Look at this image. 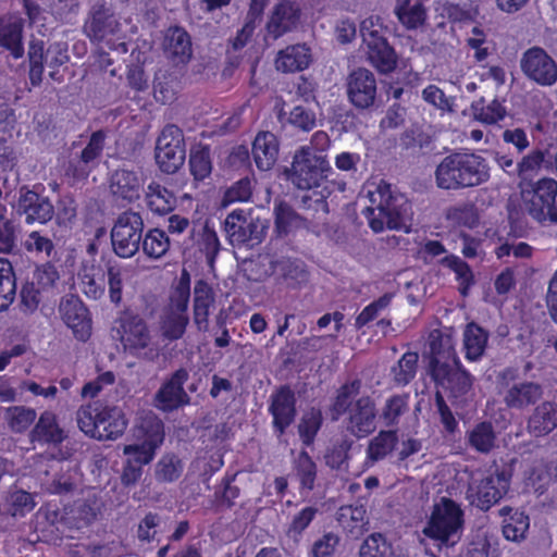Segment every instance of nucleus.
<instances>
[{"label":"nucleus","instance_id":"4","mask_svg":"<svg viewBox=\"0 0 557 557\" xmlns=\"http://www.w3.org/2000/svg\"><path fill=\"white\" fill-rule=\"evenodd\" d=\"M359 389L358 380L343 385L331 410L334 420L347 413V431L358 438H363L375 431L377 410L375 401L370 396H361L354 400Z\"/></svg>","mask_w":557,"mask_h":557},{"label":"nucleus","instance_id":"40","mask_svg":"<svg viewBox=\"0 0 557 557\" xmlns=\"http://www.w3.org/2000/svg\"><path fill=\"white\" fill-rule=\"evenodd\" d=\"M398 442L397 432L395 430H383L377 433L367 447V458L371 462L384 459L393 451Z\"/></svg>","mask_w":557,"mask_h":557},{"label":"nucleus","instance_id":"49","mask_svg":"<svg viewBox=\"0 0 557 557\" xmlns=\"http://www.w3.org/2000/svg\"><path fill=\"white\" fill-rule=\"evenodd\" d=\"M16 284L12 264L0 259V311L7 310L15 297Z\"/></svg>","mask_w":557,"mask_h":557},{"label":"nucleus","instance_id":"52","mask_svg":"<svg viewBox=\"0 0 557 557\" xmlns=\"http://www.w3.org/2000/svg\"><path fill=\"white\" fill-rule=\"evenodd\" d=\"M37 412L34 408L12 406L5 409V420L15 433H23L35 422Z\"/></svg>","mask_w":557,"mask_h":557},{"label":"nucleus","instance_id":"22","mask_svg":"<svg viewBox=\"0 0 557 557\" xmlns=\"http://www.w3.org/2000/svg\"><path fill=\"white\" fill-rule=\"evenodd\" d=\"M269 411L273 417V429L281 436L294 422L296 417V398L294 392L287 387H281L271 395Z\"/></svg>","mask_w":557,"mask_h":557},{"label":"nucleus","instance_id":"16","mask_svg":"<svg viewBox=\"0 0 557 557\" xmlns=\"http://www.w3.org/2000/svg\"><path fill=\"white\" fill-rule=\"evenodd\" d=\"M516 369L507 368L503 370L498 377L506 383V389L503 393V401L509 409L524 410L535 405L543 396V387L535 382L522 381L509 384L517 379Z\"/></svg>","mask_w":557,"mask_h":557},{"label":"nucleus","instance_id":"45","mask_svg":"<svg viewBox=\"0 0 557 557\" xmlns=\"http://www.w3.org/2000/svg\"><path fill=\"white\" fill-rule=\"evenodd\" d=\"M188 321L187 314L164 310L160 317L162 336L169 341L180 339L186 331Z\"/></svg>","mask_w":557,"mask_h":557},{"label":"nucleus","instance_id":"60","mask_svg":"<svg viewBox=\"0 0 557 557\" xmlns=\"http://www.w3.org/2000/svg\"><path fill=\"white\" fill-rule=\"evenodd\" d=\"M322 424V413L319 409L306 411L298 425V432L302 443L311 445Z\"/></svg>","mask_w":557,"mask_h":557},{"label":"nucleus","instance_id":"11","mask_svg":"<svg viewBox=\"0 0 557 557\" xmlns=\"http://www.w3.org/2000/svg\"><path fill=\"white\" fill-rule=\"evenodd\" d=\"M269 225L265 220L247 216L243 210L232 211L225 219L224 230L233 246L260 244Z\"/></svg>","mask_w":557,"mask_h":557},{"label":"nucleus","instance_id":"43","mask_svg":"<svg viewBox=\"0 0 557 557\" xmlns=\"http://www.w3.org/2000/svg\"><path fill=\"white\" fill-rule=\"evenodd\" d=\"M409 411V395H393L385 400L380 418L385 426L392 428L399 423L400 418Z\"/></svg>","mask_w":557,"mask_h":557},{"label":"nucleus","instance_id":"27","mask_svg":"<svg viewBox=\"0 0 557 557\" xmlns=\"http://www.w3.org/2000/svg\"><path fill=\"white\" fill-rule=\"evenodd\" d=\"M127 426L123 410L117 406L103 405L100 409L96 438L113 441L120 437Z\"/></svg>","mask_w":557,"mask_h":557},{"label":"nucleus","instance_id":"20","mask_svg":"<svg viewBox=\"0 0 557 557\" xmlns=\"http://www.w3.org/2000/svg\"><path fill=\"white\" fill-rule=\"evenodd\" d=\"M106 137L103 131L94 132L86 146L70 161L66 174L72 175L76 180L87 177L90 171L98 164L104 148Z\"/></svg>","mask_w":557,"mask_h":557},{"label":"nucleus","instance_id":"47","mask_svg":"<svg viewBox=\"0 0 557 557\" xmlns=\"http://www.w3.org/2000/svg\"><path fill=\"white\" fill-rule=\"evenodd\" d=\"M144 253L151 259H160L170 248L166 233L159 228L149 230L141 239Z\"/></svg>","mask_w":557,"mask_h":557},{"label":"nucleus","instance_id":"42","mask_svg":"<svg viewBox=\"0 0 557 557\" xmlns=\"http://www.w3.org/2000/svg\"><path fill=\"white\" fill-rule=\"evenodd\" d=\"M394 11L398 21L408 29L418 28L426 20L425 9L419 2L411 4L409 0H397Z\"/></svg>","mask_w":557,"mask_h":557},{"label":"nucleus","instance_id":"8","mask_svg":"<svg viewBox=\"0 0 557 557\" xmlns=\"http://www.w3.org/2000/svg\"><path fill=\"white\" fill-rule=\"evenodd\" d=\"M509 483L510 476L505 470L476 471L471 475L467 498L471 505L481 510H488L504 497L509 488Z\"/></svg>","mask_w":557,"mask_h":557},{"label":"nucleus","instance_id":"28","mask_svg":"<svg viewBox=\"0 0 557 557\" xmlns=\"http://www.w3.org/2000/svg\"><path fill=\"white\" fill-rule=\"evenodd\" d=\"M312 62L311 50L305 44H297L280 50L275 58V67L283 73L306 70Z\"/></svg>","mask_w":557,"mask_h":557},{"label":"nucleus","instance_id":"57","mask_svg":"<svg viewBox=\"0 0 557 557\" xmlns=\"http://www.w3.org/2000/svg\"><path fill=\"white\" fill-rule=\"evenodd\" d=\"M102 404L82 406L76 412L77 425L86 435L96 438Z\"/></svg>","mask_w":557,"mask_h":557},{"label":"nucleus","instance_id":"38","mask_svg":"<svg viewBox=\"0 0 557 557\" xmlns=\"http://www.w3.org/2000/svg\"><path fill=\"white\" fill-rule=\"evenodd\" d=\"M488 334L475 323L467 324L463 331V349L466 358L470 361L479 360L486 348Z\"/></svg>","mask_w":557,"mask_h":557},{"label":"nucleus","instance_id":"61","mask_svg":"<svg viewBox=\"0 0 557 557\" xmlns=\"http://www.w3.org/2000/svg\"><path fill=\"white\" fill-rule=\"evenodd\" d=\"M467 557H497V549L493 546L486 531L478 530L472 534L467 547Z\"/></svg>","mask_w":557,"mask_h":557},{"label":"nucleus","instance_id":"23","mask_svg":"<svg viewBox=\"0 0 557 557\" xmlns=\"http://www.w3.org/2000/svg\"><path fill=\"white\" fill-rule=\"evenodd\" d=\"M17 211L21 215L25 216L27 224L35 222L45 224L54 215V207L49 198L33 190H21Z\"/></svg>","mask_w":557,"mask_h":557},{"label":"nucleus","instance_id":"33","mask_svg":"<svg viewBox=\"0 0 557 557\" xmlns=\"http://www.w3.org/2000/svg\"><path fill=\"white\" fill-rule=\"evenodd\" d=\"M164 50L173 62H187L191 57V41L187 32L177 26L169 28L164 39Z\"/></svg>","mask_w":557,"mask_h":557},{"label":"nucleus","instance_id":"46","mask_svg":"<svg viewBox=\"0 0 557 557\" xmlns=\"http://www.w3.org/2000/svg\"><path fill=\"white\" fill-rule=\"evenodd\" d=\"M496 435L490 422L476 424L468 433L469 445L479 453L487 454L495 446Z\"/></svg>","mask_w":557,"mask_h":557},{"label":"nucleus","instance_id":"7","mask_svg":"<svg viewBox=\"0 0 557 557\" xmlns=\"http://www.w3.org/2000/svg\"><path fill=\"white\" fill-rule=\"evenodd\" d=\"M360 34L370 63L384 74L394 71L397 57L384 36L385 28L381 17L369 16L364 18L360 24Z\"/></svg>","mask_w":557,"mask_h":557},{"label":"nucleus","instance_id":"32","mask_svg":"<svg viewBox=\"0 0 557 557\" xmlns=\"http://www.w3.org/2000/svg\"><path fill=\"white\" fill-rule=\"evenodd\" d=\"M557 426V405L544 401L536 406L528 419V431L534 436H544Z\"/></svg>","mask_w":557,"mask_h":557},{"label":"nucleus","instance_id":"9","mask_svg":"<svg viewBox=\"0 0 557 557\" xmlns=\"http://www.w3.org/2000/svg\"><path fill=\"white\" fill-rule=\"evenodd\" d=\"M144 231L141 215L135 211L121 213L112 230L111 243L113 251L121 258H131L140 248Z\"/></svg>","mask_w":557,"mask_h":557},{"label":"nucleus","instance_id":"41","mask_svg":"<svg viewBox=\"0 0 557 557\" xmlns=\"http://www.w3.org/2000/svg\"><path fill=\"white\" fill-rule=\"evenodd\" d=\"M78 276L81 281V289L88 298L99 299L103 296L106 278L101 269L94 265L84 267Z\"/></svg>","mask_w":557,"mask_h":557},{"label":"nucleus","instance_id":"62","mask_svg":"<svg viewBox=\"0 0 557 557\" xmlns=\"http://www.w3.org/2000/svg\"><path fill=\"white\" fill-rule=\"evenodd\" d=\"M392 299L393 294L387 293L364 307L356 318V327L362 329L364 325L376 319L380 312L391 305Z\"/></svg>","mask_w":557,"mask_h":557},{"label":"nucleus","instance_id":"6","mask_svg":"<svg viewBox=\"0 0 557 557\" xmlns=\"http://www.w3.org/2000/svg\"><path fill=\"white\" fill-rule=\"evenodd\" d=\"M326 156L315 153L310 147H301L293 158L289 169H286L287 180L299 189L318 187L331 172Z\"/></svg>","mask_w":557,"mask_h":557},{"label":"nucleus","instance_id":"58","mask_svg":"<svg viewBox=\"0 0 557 557\" xmlns=\"http://www.w3.org/2000/svg\"><path fill=\"white\" fill-rule=\"evenodd\" d=\"M443 264L456 274V280L459 283V292L461 295L467 296L470 286L473 284V273L462 259L456 256L445 257Z\"/></svg>","mask_w":557,"mask_h":557},{"label":"nucleus","instance_id":"14","mask_svg":"<svg viewBox=\"0 0 557 557\" xmlns=\"http://www.w3.org/2000/svg\"><path fill=\"white\" fill-rule=\"evenodd\" d=\"M156 161L164 173H175L185 161L182 131L176 125H166L157 140Z\"/></svg>","mask_w":557,"mask_h":557},{"label":"nucleus","instance_id":"3","mask_svg":"<svg viewBox=\"0 0 557 557\" xmlns=\"http://www.w3.org/2000/svg\"><path fill=\"white\" fill-rule=\"evenodd\" d=\"M490 165L485 158L472 151H455L437 164L434 178L438 188L460 190L488 182Z\"/></svg>","mask_w":557,"mask_h":557},{"label":"nucleus","instance_id":"51","mask_svg":"<svg viewBox=\"0 0 557 557\" xmlns=\"http://www.w3.org/2000/svg\"><path fill=\"white\" fill-rule=\"evenodd\" d=\"M275 231L278 235H287L302 224L301 218L286 202L275 203Z\"/></svg>","mask_w":557,"mask_h":557},{"label":"nucleus","instance_id":"25","mask_svg":"<svg viewBox=\"0 0 557 557\" xmlns=\"http://www.w3.org/2000/svg\"><path fill=\"white\" fill-rule=\"evenodd\" d=\"M300 20V8L288 0L277 3L267 24L269 36L277 39L283 35L294 30Z\"/></svg>","mask_w":557,"mask_h":557},{"label":"nucleus","instance_id":"36","mask_svg":"<svg viewBox=\"0 0 557 557\" xmlns=\"http://www.w3.org/2000/svg\"><path fill=\"white\" fill-rule=\"evenodd\" d=\"M145 202L151 212L164 215L174 208L175 197L161 184L151 182L145 190Z\"/></svg>","mask_w":557,"mask_h":557},{"label":"nucleus","instance_id":"29","mask_svg":"<svg viewBox=\"0 0 557 557\" xmlns=\"http://www.w3.org/2000/svg\"><path fill=\"white\" fill-rule=\"evenodd\" d=\"M29 437L33 443L57 445L65 440L66 434L59 425L57 414L50 410H45L32 429Z\"/></svg>","mask_w":557,"mask_h":557},{"label":"nucleus","instance_id":"18","mask_svg":"<svg viewBox=\"0 0 557 557\" xmlns=\"http://www.w3.org/2000/svg\"><path fill=\"white\" fill-rule=\"evenodd\" d=\"M85 34L91 40L97 42H103L110 49H121L122 52H126V46L120 41V23L112 15L106 11H95L90 18L84 26Z\"/></svg>","mask_w":557,"mask_h":557},{"label":"nucleus","instance_id":"1","mask_svg":"<svg viewBox=\"0 0 557 557\" xmlns=\"http://www.w3.org/2000/svg\"><path fill=\"white\" fill-rule=\"evenodd\" d=\"M367 198L370 206L362 210L368 224L375 233L389 230L408 232L412 214L407 197L394 189L391 184L381 181L369 186Z\"/></svg>","mask_w":557,"mask_h":557},{"label":"nucleus","instance_id":"31","mask_svg":"<svg viewBox=\"0 0 557 557\" xmlns=\"http://www.w3.org/2000/svg\"><path fill=\"white\" fill-rule=\"evenodd\" d=\"M214 302V294L211 286L203 280L196 282L194 287V323L198 331L209 330L210 308Z\"/></svg>","mask_w":557,"mask_h":557},{"label":"nucleus","instance_id":"34","mask_svg":"<svg viewBox=\"0 0 557 557\" xmlns=\"http://www.w3.org/2000/svg\"><path fill=\"white\" fill-rule=\"evenodd\" d=\"M23 21L17 16L0 18V46L7 48L11 54L18 59L24 53L22 45Z\"/></svg>","mask_w":557,"mask_h":557},{"label":"nucleus","instance_id":"26","mask_svg":"<svg viewBox=\"0 0 557 557\" xmlns=\"http://www.w3.org/2000/svg\"><path fill=\"white\" fill-rule=\"evenodd\" d=\"M188 379L185 369H178L171 379L165 382L156 395V406L163 411H171L185 404L187 394L183 385Z\"/></svg>","mask_w":557,"mask_h":557},{"label":"nucleus","instance_id":"63","mask_svg":"<svg viewBox=\"0 0 557 557\" xmlns=\"http://www.w3.org/2000/svg\"><path fill=\"white\" fill-rule=\"evenodd\" d=\"M190 173L197 181L208 177L212 171L210 153L208 149L193 151L189 157Z\"/></svg>","mask_w":557,"mask_h":557},{"label":"nucleus","instance_id":"13","mask_svg":"<svg viewBox=\"0 0 557 557\" xmlns=\"http://www.w3.org/2000/svg\"><path fill=\"white\" fill-rule=\"evenodd\" d=\"M121 343L131 355L152 359L158 354L151 342L146 322L137 315H127L121 320Z\"/></svg>","mask_w":557,"mask_h":557},{"label":"nucleus","instance_id":"54","mask_svg":"<svg viewBox=\"0 0 557 557\" xmlns=\"http://www.w3.org/2000/svg\"><path fill=\"white\" fill-rule=\"evenodd\" d=\"M5 504L8 512L13 517H24L36 506L34 495L23 490L9 492L5 498Z\"/></svg>","mask_w":557,"mask_h":557},{"label":"nucleus","instance_id":"59","mask_svg":"<svg viewBox=\"0 0 557 557\" xmlns=\"http://www.w3.org/2000/svg\"><path fill=\"white\" fill-rule=\"evenodd\" d=\"M183 472V463L175 455H164L156 465V479L160 482H173Z\"/></svg>","mask_w":557,"mask_h":557},{"label":"nucleus","instance_id":"50","mask_svg":"<svg viewBox=\"0 0 557 557\" xmlns=\"http://www.w3.org/2000/svg\"><path fill=\"white\" fill-rule=\"evenodd\" d=\"M25 250L38 258H50L54 252V244L51 237L41 231L29 232L24 240Z\"/></svg>","mask_w":557,"mask_h":557},{"label":"nucleus","instance_id":"64","mask_svg":"<svg viewBox=\"0 0 557 557\" xmlns=\"http://www.w3.org/2000/svg\"><path fill=\"white\" fill-rule=\"evenodd\" d=\"M389 549V545L382 534L374 533L362 543L359 557H386Z\"/></svg>","mask_w":557,"mask_h":557},{"label":"nucleus","instance_id":"5","mask_svg":"<svg viewBox=\"0 0 557 557\" xmlns=\"http://www.w3.org/2000/svg\"><path fill=\"white\" fill-rule=\"evenodd\" d=\"M463 529L465 513L460 505L450 498L442 497L433 505L422 534L434 541L438 548H450L460 542Z\"/></svg>","mask_w":557,"mask_h":557},{"label":"nucleus","instance_id":"48","mask_svg":"<svg viewBox=\"0 0 557 557\" xmlns=\"http://www.w3.org/2000/svg\"><path fill=\"white\" fill-rule=\"evenodd\" d=\"M189 297L190 276L186 270H183L180 280L170 296V302L164 310L187 314Z\"/></svg>","mask_w":557,"mask_h":557},{"label":"nucleus","instance_id":"35","mask_svg":"<svg viewBox=\"0 0 557 557\" xmlns=\"http://www.w3.org/2000/svg\"><path fill=\"white\" fill-rule=\"evenodd\" d=\"M336 520L344 531L357 539L367 530L366 507L363 505L342 506L336 512Z\"/></svg>","mask_w":557,"mask_h":557},{"label":"nucleus","instance_id":"44","mask_svg":"<svg viewBox=\"0 0 557 557\" xmlns=\"http://www.w3.org/2000/svg\"><path fill=\"white\" fill-rule=\"evenodd\" d=\"M295 475L300 484V493L310 492L317 479V465L306 451H301L295 461Z\"/></svg>","mask_w":557,"mask_h":557},{"label":"nucleus","instance_id":"19","mask_svg":"<svg viewBox=\"0 0 557 557\" xmlns=\"http://www.w3.org/2000/svg\"><path fill=\"white\" fill-rule=\"evenodd\" d=\"M59 313L76 339L86 342L90 337L91 319L88 309L77 296H64L59 305Z\"/></svg>","mask_w":557,"mask_h":557},{"label":"nucleus","instance_id":"10","mask_svg":"<svg viewBox=\"0 0 557 557\" xmlns=\"http://www.w3.org/2000/svg\"><path fill=\"white\" fill-rule=\"evenodd\" d=\"M557 181L543 177L522 191V198L529 214L539 222L549 220L557 223Z\"/></svg>","mask_w":557,"mask_h":557},{"label":"nucleus","instance_id":"17","mask_svg":"<svg viewBox=\"0 0 557 557\" xmlns=\"http://www.w3.org/2000/svg\"><path fill=\"white\" fill-rule=\"evenodd\" d=\"M521 70L541 86H553L557 82V63L543 48L528 49L521 59Z\"/></svg>","mask_w":557,"mask_h":557},{"label":"nucleus","instance_id":"24","mask_svg":"<svg viewBox=\"0 0 557 557\" xmlns=\"http://www.w3.org/2000/svg\"><path fill=\"white\" fill-rule=\"evenodd\" d=\"M348 97L357 108L367 109L371 107L376 97L374 75L366 69L354 71L348 79Z\"/></svg>","mask_w":557,"mask_h":557},{"label":"nucleus","instance_id":"53","mask_svg":"<svg viewBox=\"0 0 557 557\" xmlns=\"http://www.w3.org/2000/svg\"><path fill=\"white\" fill-rule=\"evenodd\" d=\"M471 110L476 121L488 125L497 123L506 115L505 107L497 99L487 104H485L484 99L474 101L471 104Z\"/></svg>","mask_w":557,"mask_h":557},{"label":"nucleus","instance_id":"12","mask_svg":"<svg viewBox=\"0 0 557 557\" xmlns=\"http://www.w3.org/2000/svg\"><path fill=\"white\" fill-rule=\"evenodd\" d=\"M29 79L32 85L37 86L42 81L44 64L51 71L49 76L57 79V69L69 61L67 49L64 44L54 42L45 50L42 41H32L28 49Z\"/></svg>","mask_w":557,"mask_h":557},{"label":"nucleus","instance_id":"55","mask_svg":"<svg viewBox=\"0 0 557 557\" xmlns=\"http://www.w3.org/2000/svg\"><path fill=\"white\" fill-rule=\"evenodd\" d=\"M418 359V354L406 352L392 368L393 380L397 385L405 386L416 376Z\"/></svg>","mask_w":557,"mask_h":557},{"label":"nucleus","instance_id":"30","mask_svg":"<svg viewBox=\"0 0 557 557\" xmlns=\"http://www.w3.org/2000/svg\"><path fill=\"white\" fill-rule=\"evenodd\" d=\"M251 153L259 170H270L275 164L278 154V143L275 135L270 132H260L253 140Z\"/></svg>","mask_w":557,"mask_h":557},{"label":"nucleus","instance_id":"39","mask_svg":"<svg viewBox=\"0 0 557 557\" xmlns=\"http://www.w3.org/2000/svg\"><path fill=\"white\" fill-rule=\"evenodd\" d=\"M546 156L547 153L545 151L535 149L522 157L519 161L518 177L522 182H532L543 169H552L553 163Z\"/></svg>","mask_w":557,"mask_h":557},{"label":"nucleus","instance_id":"2","mask_svg":"<svg viewBox=\"0 0 557 557\" xmlns=\"http://www.w3.org/2000/svg\"><path fill=\"white\" fill-rule=\"evenodd\" d=\"M430 375L437 387L454 398L467 395L472 388V376L462 369L453 338L438 331L431 334Z\"/></svg>","mask_w":557,"mask_h":557},{"label":"nucleus","instance_id":"21","mask_svg":"<svg viewBox=\"0 0 557 557\" xmlns=\"http://www.w3.org/2000/svg\"><path fill=\"white\" fill-rule=\"evenodd\" d=\"M144 183L139 172L117 169L110 176L109 189L114 200L125 206L140 198Z\"/></svg>","mask_w":557,"mask_h":557},{"label":"nucleus","instance_id":"15","mask_svg":"<svg viewBox=\"0 0 557 557\" xmlns=\"http://www.w3.org/2000/svg\"><path fill=\"white\" fill-rule=\"evenodd\" d=\"M139 430L144 433L141 444L125 445L123 453L126 459L141 467L154 458L157 448L163 443V423L156 417H147L141 421Z\"/></svg>","mask_w":557,"mask_h":557},{"label":"nucleus","instance_id":"56","mask_svg":"<svg viewBox=\"0 0 557 557\" xmlns=\"http://www.w3.org/2000/svg\"><path fill=\"white\" fill-rule=\"evenodd\" d=\"M318 511V508L314 506H306L294 513L286 531L287 536L293 541L298 542L304 531L315 518Z\"/></svg>","mask_w":557,"mask_h":557},{"label":"nucleus","instance_id":"37","mask_svg":"<svg viewBox=\"0 0 557 557\" xmlns=\"http://www.w3.org/2000/svg\"><path fill=\"white\" fill-rule=\"evenodd\" d=\"M498 513L499 516L504 517V536L510 541L522 540L530 525L529 517L523 512L513 510L511 507L508 506L500 508Z\"/></svg>","mask_w":557,"mask_h":557}]
</instances>
